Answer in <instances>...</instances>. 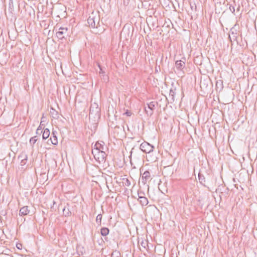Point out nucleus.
<instances>
[{
  "mask_svg": "<svg viewBox=\"0 0 257 257\" xmlns=\"http://www.w3.org/2000/svg\"><path fill=\"white\" fill-rule=\"evenodd\" d=\"M9 9L12 11L14 9V3L13 0H9Z\"/></svg>",
  "mask_w": 257,
  "mask_h": 257,
  "instance_id": "nucleus-28",
  "label": "nucleus"
},
{
  "mask_svg": "<svg viewBox=\"0 0 257 257\" xmlns=\"http://www.w3.org/2000/svg\"><path fill=\"white\" fill-rule=\"evenodd\" d=\"M100 109L98 107L97 103H92L90 107L89 115H94L95 116H99L100 114Z\"/></svg>",
  "mask_w": 257,
  "mask_h": 257,
  "instance_id": "nucleus-6",
  "label": "nucleus"
},
{
  "mask_svg": "<svg viewBox=\"0 0 257 257\" xmlns=\"http://www.w3.org/2000/svg\"><path fill=\"white\" fill-rule=\"evenodd\" d=\"M107 149V148L103 141H98L95 143L92 150H96L98 152H105Z\"/></svg>",
  "mask_w": 257,
  "mask_h": 257,
  "instance_id": "nucleus-5",
  "label": "nucleus"
},
{
  "mask_svg": "<svg viewBox=\"0 0 257 257\" xmlns=\"http://www.w3.org/2000/svg\"><path fill=\"white\" fill-rule=\"evenodd\" d=\"M61 207H62V205H61H61H59V207H58V209H60V208H61Z\"/></svg>",
  "mask_w": 257,
  "mask_h": 257,
  "instance_id": "nucleus-37",
  "label": "nucleus"
},
{
  "mask_svg": "<svg viewBox=\"0 0 257 257\" xmlns=\"http://www.w3.org/2000/svg\"><path fill=\"white\" fill-rule=\"evenodd\" d=\"M120 252L117 250H115L111 253V257H120Z\"/></svg>",
  "mask_w": 257,
  "mask_h": 257,
  "instance_id": "nucleus-24",
  "label": "nucleus"
},
{
  "mask_svg": "<svg viewBox=\"0 0 257 257\" xmlns=\"http://www.w3.org/2000/svg\"><path fill=\"white\" fill-rule=\"evenodd\" d=\"M235 25L234 27H232L230 30V34L229 35V38L230 39V41L231 42H232V40L233 41H237V30L235 29Z\"/></svg>",
  "mask_w": 257,
  "mask_h": 257,
  "instance_id": "nucleus-7",
  "label": "nucleus"
},
{
  "mask_svg": "<svg viewBox=\"0 0 257 257\" xmlns=\"http://www.w3.org/2000/svg\"><path fill=\"white\" fill-rule=\"evenodd\" d=\"M229 9L230 10V11L233 13L234 14V12H235V8L234 7V6H231V5H229Z\"/></svg>",
  "mask_w": 257,
  "mask_h": 257,
  "instance_id": "nucleus-29",
  "label": "nucleus"
},
{
  "mask_svg": "<svg viewBox=\"0 0 257 257\" xmlns=\"http://www.w3.org/2000/svg\"><path fill=\"white\" fill-rule=\"evenodd\" d=\"M151 176L150 173L149 171H146L144 172V173L142 174V182L144 184H145L147 183V182L148 181H150L151 180Z\"/></svg>",
  "mask_w": 257,
  "mask_h": 257,
  "instance_id": "nucleus-8",
  "label": "nucleus"
},
{
  "mask_svg": "<svg viewBox=\"0 0 257 257\" xmlns=\"http://www.w3.org/2000/svg\"><path fill=\"white\" fill-rule=\"evenodd\" d=\"M50 132L48 128H45L44 130L42 135V138L43 140L47 139L50 136Z\"/></svg>",
  "mask_w": 257,
  "mask_h": 257,
  "instance_id": "nucleus-16",
  "label": "nucleus"
},
{
  "mask_svg": "<svg viewBox=\"0 0 257 257\" xmlns=\"http://www.w3.org/2000/svg\"><path fill=\"white\" fill-rule=\"evenodd\" d=\"M183 1H184V0H183Z\"/></svg>",
  "mask_w": 257,
  "mask_h": 257,
  "instance_id": "nucleus-41",
  "label": "nucleus"
},
{
  "mask_svg": "<svg viewBox=\"0 0 257 257\" xmlns=\"http://www.w3.org/2000/svg\"><path fill=\"white\" fill-rule=\"evenodd\" d=\"M62 209L63 211V214L64 216L68 217L70 216L71 215V212L69 210L68 204H67V205L65 206Z\"/></svg>",
  "mask_w": 257,
  "mask_h": 257,
  "instance_id": "nucleus-11",
  "label": "nucleus"
},
{
  "mask_svg": "<svg viewBox=\"0 0 257 257\" xmlns=\"http://www.w3.org/2000/svg\"><path fill=\"white\" fill-rule=\"evenodd\" d=\"M30 212V210L28 209V207L27 206H24L22 207L19 211V215L21 216L26 215Z\"/></svg>",
  "mask_w": 257,
  "mask_h": 257,
  "instance_id": "nucleus-12",
  "label": "nucleus"
},
{
  "mask_svg": "<svg viewBox=\"0 0 257 257\" xmlns=\"http://www.w3.org/2000/svg\"><path fill=\"white\" fill-rule=\"evenodd\" d=\"M175 66L177 70H182L185 66V63L182 60H177L175 62Z\"/></svg>",
  "mask_w": 257,
  "mask_h": 257,
  "instance_id": "nucleus-9",
  "label": "nucleus"
},
{
  "mask_svg": "<svg viewBox=\"0 0 257 257\" xmlns=\"http://www.w3.org/2000/svg\"><path fill=\"white\" fill-rule=\"evenodd\" d=\"M17 248H20V246H18V245L17 244Z\"/></svg>",
  "mask_w": 257,
  "mask_h": 257,
  "instance_id": "nucleus-40",
  "label": "nucleus"
},
{
  "mask_svg": "<svg viewBox=\"0 0 257 257\" xmlns=\"http://www.w3.org/2000/svg\"><path fill=\"white\" fill-rule=\"evenodd\" d=\"M157 104V102L156 101H151L149 103L147 104L148 109H151L153 112L155 108L156 105Z\"/></svg>",
  "mask_w": 257,
  "mask_h": 257,
  "instance_id": "nucleus-18",
  "label": "nucleus"
},
{
  "mask_svg": "<svg viewBox=\"0 0 257 257\" xmlns=\"http://www.w3.org/2000/svg\"><path fill=\"white\" fill-rule=\"evenodd\" d=\"M239 9H240V7L238 6V8H237V11H239Z\"/></svg>",
  "mask_w": 257,
  "mask_h": 257,
  "instance_id": "nucleus-38",
  "label": "nucleus"
},
{
  "mask_svg": "<svg viewBox=\"0 0 257 257\" xmlns=\"http://www.w3.org/2000/svg\"><path fill=\"white\" fill-rule=\"evenodd\" d=\"M56 35L59 39L62 40L65 38V36L68 35L67 28L60 27L59 29V31L56 32Z\"/></svg>",
  "mask_w": 257,
  "mask_h": 257,
  "instance_id": "nucleus-4",
  "label": "nucleus"
},
{
  "mask_svg": "<svg viewBox=\"0 0 257 257\" xmlns=\"http://www.w3.org/2000/svg\"><path fill=\"white\" fill-rule=\"evenodd\" d=\"M45 125H41V123H40L39 126H38V127L37 128V130H39V131H42V129H44V128H43V126H44Z\"/></svg>",
  "mask_w": 257,
  "mask_h": 257,
  "instance_id": "nucleus-33",
  "label": "nucleus"
},
{
  "mask_svg": "<svg viewBox=\"0 0 257 257\" xmlns=\"http://www.w3.org/2000/svg\"><path fill=\"white\" fill-rule=\"evenodd\" d=\"M57 132L56 131H52L51 137L50 139L51 142L52 144L56 145L58 144V140L56 136Z\"/></svg>",
  "mask_w": 257,
  "mask_h": 257,
  "instance_id": "nucleus-10",
  "label": "nucleus"
},
{
  "mask_svg": "<svg viewBox=\"0 0 257 257\" xmlns=\"http://www.w3.org/2000/svg\"><path fill=\"white\" fill-rule=\"evenodd\" d=\"M92 153L97 161L99 163L105 162L106 157L105 152H98L96 150H92Z\"/></svg>",
  "mask_w": 257,
  "mask_h": 257,
  "instance_id": "nucleus-2",
  "label": "nucleus"
},
{
  "mask_svg": "<svg viewBox=\"0 0 257 257\" xmlns=\"http://www.w3.org/2000/svg\"><path fill=\"white\" fill-rule=\"evenodd\" d=\"M18 159L21 161H24V160H28V156L26 153L24 152H22L18 156Z\"/></svg>",
  "mask_w": 257,
  "mask_h": 257,
  "instance_id": "nucleus-17",
  "label": "nucleus"
},
{
  "mask_svg": "<svg viewBox=\"0 0 257 257\" xmlns=\"http://www.w3.org/2000/svg\"><path fill=\"white\" fill-rule=\"evenodd\" d=\"M42 133V131H39L38 130H37V131H36V134L37 135H40Z\"/></svg>",
  "mask_w": 257,
  "mask_h": 257,
  "instance_id": "nucleus-36",
  "label": "nucleus"
},
{
  "mask_svg": "<svg viewBox=\"0 0 257 257\" xmlns=\"http://www.w3.org/2000/svg\"><path fill=\"white\" fill-rule=\"evenodd\" d=\"M47 121V118L44 116V114H43L42 116L41 119V125H45V122Z\"/></svg>",
  "mask_w": 257,
  "mask_h": 257,
  "instance_id": "nucleus-27",
  "label": "nucleus"
},
{
  "mask_svg": "<svg viewBox=\"0 0 257 257\" xmlns=\"http://www.w3.org/2000/svg\"><path fill=\"white\" fill-rule=\"evenodd\" d=\"M122 183L124 186L128 187L131 185V181L125 178H122Z\"/></svg>",
  "mask_w": 257,
  "mask_h": 257,
  "instance_id": "nucleus-21",
  "label": "nucleus"
},
{
  "mask_svg": "<svg viewBox=\"0 0 257 257\" xmlns=\"http://www.w3.org/2000/svg\"><path fill=\"white\" fill-rule=\"evenodd\" d=\"M146 158L148 161L151 162H155L157 161V158L155 156H154L152 153L148 154L146 156Z\"/></svg>",
  "mask_w": 257,
  "mask_h": 257,
  "instance_id": "nucleus-13",
  "label": "nucleus"
},
{
  "mask_svg": "<svg viewBox=\"0 0 257 257\" xmlns=\"http://www.w3.org/2000/svg\"><path fill=\"white\" fill-rule=\"evenodd\" d=\"M145 110L147 115H148V116H150L153 113V111L151 109H148V106H147H147L145 107Z\"/></svg>",
  "mask_w": 257,
  "mask_h": 257,
  "instance_id": "nucleus-26",
  "label": "nucleus"
},
{
  "mask_svg": "<svg viewBox=\"0 0 257 257\" xmlns=\"http://www.w3.org/2000/svg\"><path fill=\"white\" fill-rule=\"evenodd\" d=\"M102 217V216L101 214H98L96 217V221L99 226H100L101 225Z\"/></svg>",
  "mask_w": 257,
  "mask_h": 257,
  "instance_id": "nucleus-23",
  "label": "nucleus"
},
{
  "mask_svg": "<svg viewBox=\"0 0 257 257\" xmlns=\"http://www.w3.org/2000/svg\"><path fill=\"white\" fill-rule=\"evenodd\" d=\"M198 179L200 183L202 184L203 186H206L205 185V178L204 175L202 174L199 173L198 174Z\"/></svg>",
  "mask_w": 257,
  "mask_h": 257,
  "instance_id": "nucleus-19",
  "label": "nucleus"
},
{
  "mask_svg": "<svg viewBox=\"0 0 257 257\" xmlns=\"http://www.w3.org/2000/svg\"><path fill=\"white\" fill-rule=\"evenodd\" d=\"M218 85H220V88H222L223 87L222 80H219V81H217L216 82V86H217Z\"/></svg>",
  "mask_w": 257,
  "mask_h": 257,
  "instance_id": "nucleus-31",
  "label": "nucleus"
},
{
  "mask_svg": "<svg viewBox=\"0 0 257 257\" xmlns=\"http://www.w3.org/2000/svg\"><path fill=\"white\" fill-rule=\"evenodd\" d=\"M139 244H141L143 248L147 249L146 246H148V241L146 240H142L141 241L138 242Z\"/></svg>",
  "mask_w": 257,
  "mask_h": 257,
  "instance_id": "nucleus-22",
  "label": "nucleus"
},
{
  "mask_svg": "<svg viewBox=\"0 0 257 257\" xmlns=\"http://www.w3.org/2000/svg\"><path fill=\"white\" fill-rule=\"evenodd\" d=\"M50 114L54 119H58L59 117L58 111L52 107L51 108Z\"/></svg>",
  "mask_w": 257,
  "mask_h": 257,
  "instance_id": "nucleus-15",
  "label": "nucleus"
},
{
  "mask_svg": "<svg viewBox=\"0 0 257 257\" xmlns=\"http://www.w3.org/2000/svg\"><path fill=\"white\" fill-rule=\"evenodd\" d=\"M37 141V136L32 137L30 140V144L31 145L33 146Z\"/></svg>",
  "mask_w": 257,
  "mask_h": 257,
  "instance_id": "nucleus-25",
  "label": "nucleus"
},
{
  "mask_svg": "<svg viewBox=\"0 0 257 257\" xmlns=\"http://www.w3.org/2000/svg\"><path fill=\"white\" fill-rule=\"evenodd\" d=\"M100 17L97 13H91L87 19V23L90 27L92 28H97L99 26Z\"/></svg>",
  "mask_w": 257,
  "mask_h": 257,
  "instance_id": "nucleus-1",
  "label": "nucleus"
},
{
  "mask_svg": "<svg viewBox=\"0 0 257 257\" xmlns=\"http://www.w3.org/2000/svg\"><path fill=\"white\" fill-rule=\"evenodd\" d=\"M154 147L146 142L142 143L140 145V149L144 153L149 154L153 153Z\"/></svg>",
  "mask_w": 257,
  "mask_h": 257,
  "instance_id": "nucleus-3",
  "label": "nucleus"
},
{
  "mask_svg": "<svg viewBox=\"0 0 257 257\" xmlns=\"http://www.w3.org/2000/svg\"><path fill=\"white\" fill-rule=\"evenodd\" d=\"M138 200L142 206H146L149 203L147 198L144 196H140V199H138Z\"/></svg>",
  "mask_w": 257,
  "mask_h": 257,
  "instance_id": "nucleus-14",
  "label": "nucleus"
},
{
  "mask_svg": "<svg viewBox=\"0 0 257 257\" xmlns=\"http://www.w3.org/2000/svg\"><path fill=\"white\" fill-rule=\"evenodd\" d=\"M125 114L127 115V116H131V114H132V113L131 111H129L128 110H127L125 112Z\"/></svg>",
  "mask_w": 257,
  "mask_h": 257,
  "instance_id": "nucleus-35",
  "label": "nucleus"
},
{
  "mask_svg": "<svg viewBox=\"0 0 257 257\" xmlns=\"http://www.w3.org/2000/svg\"><path fill=\"white\" fill-rule=\"evenodd\" d=\"M17 248H20V246H18V245L17 244Z\"/></svg>",
  "mask_w": 257,
  "mask_h": 257,
  "instance_id": "nucleus-39",
  "label": "nucleus"
},
{
  "mask_svg": "<svg viewBox=\"0 0 257 257\" xmlns=\"http://www.w3.org/2000/svg\"><path fill=\"white\" fill-rule=\"evenodd\" d=\"M27 161H28V160H24V161L23 160L21 161H20L21 166H25L26 164Z\"/></svg>",
  "mask_w": 257,
  "mask_h": 257,
  "instance_id": "nucleus-30",
  "label": "nucleus"
},
{
  "mask_svg": "<svg viewBox=\"0 0 257 257\" xmlns=\"http://www.w3.org/2000/svg\"><path fill=\"white\" fill-rule=\"evenodd\" d=\"M138 196H139V198L138 199H140V196H144V192H143V191H138Z\"/></svg>",
  "mask_w": 257,
  "mask_h": 257,
  "instance_id": "nucleus-32",
  "label": "nucleus"
},
{
  "mask_svg": "<svg viewBox=\"0 0 257 257\" xmlns=\"http://www.w3.org/2000/svg\"><path fill=\"white\" fill-rule=\"evenodd\" d=\"M98 67L100 69V71H99V73L100 74H104V72L102 70L100 65L99 64H98Z\"/></svg>",
  "mask_w": 257,
  "mask_h": 257,
  "instance_id": "nucleus-34",
  "label": "nucleus"
},
{
  "mask_svg": "<svg viewBox=\"0 0 257 257\" xmlns=\"http://www.w3.org/2000/svg\"><path fill=\"white\" fill-rule=\"evenodd\" d=\"M109 232V230L107 227H102L100 229V233H101V235H102V236H106L108 234Z\"/></svg>",
  "mask_w": 257,
  "mask_h": 257,
  "instance_id": "nucleus-20",
  "label": "nucleus"
}]
</instances>
